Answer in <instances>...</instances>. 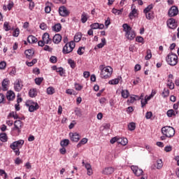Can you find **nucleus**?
<instances>
[{
  "instance_id": "nucleus-29",
  "label": "nucleus",
  "mask_w": 179,
  "mask_h": 179,
  "mask_svg": "<svg viewBox=\"0 0 179 179\" xmlns=\"http://www.w3.org/2000/svg\"><path fill=\"white\" fill-rule=\"evenodd\" d=\"M122 97L123 99H128L129 97V91L127 90H122L121 92Z\"/></svg>"
},
{
  "instance_id": "nucleus-19",
  "label": "nucleus",
  "mask_w": 179,
  "mask_h": 179,
  "mask_svg": "<svg viewBox=\"0 0 179 179\" xmlns=\"http://www.w3.org/2000/svg\"><path fill=\"white\" fill-rule=\"evenodd\" d=\"M131 12L129 13V16L130 17V19H134V17H136V15H138V10H136V8H135V6L132 5L131 6Z\"/></svg>"
},
{
  "instance_id": "nucleus-50",
  "label": "nucleus",
  "mask_w": 179,
  "mask_h": 179,
  "mask_svg": "<svg viewBox=\"0 0 179 179\" xmlns=\"http://www.w3.org/2000/svg\"><path fill=\"white\" fill-rule=\"evenodd\" d=\"M76 90H78V92L80 91L82 89H83V86H82L79 83H75L74 84Z\"/></svg>"
},
{
  "instance_id": "nucleus-13",
  "label": "nucleus",
  "mask_w": 179,
  "mask_h": 179,
  "mask_svg": "<svg viewBox=\"0 0 179 179\" xmlns=\"http://www.w3.org/2000/svg\"><path fill=\"white\" fill-rule=\"evenodd\" d=\"M131 169L133 173L137 177H140V176H142V174H143V171L142 169H139V167H138L136 166H131Z\"/></svg>"
},
{
  "instance_id": "nucleus-51",
  "label": "nucleus",
  "mask_w": 179,
  "mask_h": 179,
  "mask_svg": "<svg viewBox=\"0 0 179 179\" xmlns=\"http://www.w3.org/2000/svg\"><path fill=\"white\" fill-rule=\"evenodd\" d=\"M85 52V48L83 47H80L77 51V54H78V55H83Z\"/></svg>"
},
{
  "instance_id": "nucleus-12",
  "label": "nucleus",
  "mask_w": 179,
  "mask_h": 179,
  "mask_svg": "<svg viewBox=\"0 0 179 179\" xmlns=\"http://www.w3.org/2000/svg\"><path fill=\"white\" fill-rule=\"evenodd\" d=\"M14 89L15 92H20L23 89V82L22 80H17L14 83Z\"/></svg>"
},
{
  "instance_id": "nucleus-10",
  "label": "nucleus",
  "mask_w": 179,
  "mask_h": 179,
  "mask_svg": "<svg viewBox=\"0 0 179 179\" xmlns=\"http://www.w3.org/2000/svg\"><path fill=\"white\" fill-rule=\"evenodd\" d=\"M178 8H177V6H173L169 10L168 15L169 17H174V16H177V15H178Z\"/></svg>"
},
{
  "instance_id": "nucleus-37",
  "label": "nucleus",
  "mask_w": 179,
  "mask_h": 179,
  "mask_svg": "<svg viewBox=\"0 0 179 179\" xmlns=\"http://www.w3.org/2000/svg\"><path fill=\"white\" fill-rule=\"evenodd\" d=\"M68 63L72 69H75V68H76V63H75V61L72 59H69Z\"/></svg>"
},
{
  "instance_id": "nucleus-6",
  "label": "nucleus",
  "mask_w": 179,
  "mask_h": 179,
  "mask_svg": "<svg viewBox=\"0 0 179 179\" xmlns=\"http://www.w3.org/2000/svg\"><path fill=\"white\" fill-rule=\"evenodd\" d=\"M25 105L28 107L29 111L30 113H34V111H37L40 106L37 102H34L32 100H28L26 101Z\"/></svg>"
},
{
  "instance_id": "nucleus-15",
  "label": "nucleus",
  "mask_w": 179,
  "mask_h": 179,
  "mask_svg": "<svg viewBox=\"0 0 179 179\" xmlns=\"http://www.w3.org/2000/svg\"><path fill=\"white\" fill-rule=\"evenodd\" d=\"M42 40L45 43V44H51L52 43V39L50 38L49 33H45L42 36Z\"/></svg>"
},
{
  "instance_id": "nucleus-35",
  "label": "nucleus",
  "mask_w": 179,
  "mask_h": 179,
  "mask_svg": "<svg viewBox=\"0 0 179 179\" xmlns=\"http://www.w3.org/2000/svg\"><path fill=\"white\" fill-rule=\"evenodd\" d=\"M68 145H69V139H64L63 141H62L60 142V145L62 148H66V146H68Z\"/></svg>"
},
{
  "instance_id": "nucleus-45",
  "label": "nucleus",
  "mask_w": 179,
  "mask_h": 179,
  "mask_svg": "<svg viewBox=\"0 0 179 179\" xmlns=\"http://www.w3.org/2000/svg\"><path fill=\"white\" fill-rule=\"evenodd\" d=\"M47 93L48 94H54V93H55V89H54V87H49L47 89Z\"/></svg>"
},
{
  "instance_id": "nucleus-46",
  "label": "nucleus",
  "mask_w": 179,
  "mask_h": 179,
  "mask_svg": "<svg viewBox=\"0 0 179 179\" xmlns=\"http://www.w3.org/2000/svg\"><path fill=\"white\" fill-rule=\"evenodd\" d=\"M0 176L1 177H3V178H4V179H7L8 178V173H6L5 170L0 169Z\"/></svg>"
},
{
  "instance_id": "nucleus-56",
  "label": "nucleus",
  "mask_w": 179,
  "mask_h": 179,
  "mask_svg": "<svg viewBox=\"0 0 179 179\" xmlns=\"http://www.w3.org/2000/svg\"><path fill=\"white\" fill-rule=\"evenodd\" d=\"M90 27L92 30H96V29H99V23H94L90 25Z\"/></svg>"
},
{
  "instance_id": "nucleus-62",
  "label": "nucleus",
  "mask_w": 179,
  "mask_h": 179,
  "mask_svg": "<svg viewBox=\"0 0 179 179\" xmlns=\"http://www.w3.org/2000/svg\"><path fill=\"white\" fill-rule=\"evenodd\" d=\"M90 76V72L89 71H84L83 73V77L85 78V79H87V78H89Z\"/></svg>"
},
{
  "instance_id": "nucleus-11",
  "label": "nucleus",
  "mask_w": 179,
  "mask_h": 179,
  "mask_svg": "<svg viewBox=\"0 0 179 179\" xmlns=\"http://www.w3.org/2000/svg\"><path fill=\"white\" fill-rule=\"evenodd\" d=\"M59 13L60 16H63V17H66V16H69V10H68L66 7L64 6L59 8Z\"/></svg>"
},
{
  "instance_id": "nucleus-38",
  "label": "nucleus",
  "mask_w": 179,
  "mask_h": 179,
  "mask_svg": "<svg viewBox=\"0 0 179 179\" xmlns=\"http://www.w3.org/2000/svg\"><path fill=\"white\" fill-rule=\"evenodd\" d=\"M145 15L146 19L148 20H150L151 19H153V11L148 12V13H144Z\"/></svg>"
},
{
  "instance_id": "nucleus-63",
  "label": "nucleus",
  "mask_w": 179,
  "mask_h": 179,
  "mask_svg": "<svg viewBox=\"0 0 179 179\" xmlns=\"http://www.w3.org/2000/svg\"><path fill=\"white\" fill-rule=\"evenodd\" d=\"M34 2L33 1H30L29 2V8L30 9V10H33V9H34Z\"/></svg>"
},
{
  "instance_id": "nucleus-25",
  "label": "nucleus",
  "mask_w": 179,
  "mask_h": 179,
  "mask_svg": "<svg viewBox=\"0 0 179 179\" xmlns=\"http://www.w3.org/2000/svg\"><path fill=\"white\" fill-rule=\"evenodd\" d=\"M29 95L32 99L37 96V89L32 88L29 91Z\"/></svg>"
},
{
  "instance_id": "nucleus-7",
  "label": "nucleus",
  "mask_w": 179,
  "mask_h": 179,
  "mask_svg": "<svg viewBox=\"0 0 179 179\" xmlns=\"http://www.w3.org/2000/svg\"><path fill=\"white\" fill-rule=\"evenodd\" d=\"M76 44L75 41H71L69 43H66V45L63 48L62 52L63 54H69L73 51V48H75Z\"/></svg>"
},
{
  "instance_id": "nucleus-27",
  "label": "nucleus",
  "mask_w": 179,
  "mask_h": 179,
  "mask_svg": "<svg viewBox=\"0 0 179 179\" xmlns=\"http://www.w3.org/2000/svg\"><path fill=\"white\" fill-rule=\"evenodd\" d=\"M53 31H56L57 33H58V31H61V29H62V26L61 25L60 23H57L56 24H55L52 27Z\"/></svg>"
},
{
  "instance_id": "nucleus-8",
  "label": "nucleus",
  "mask_w": 179,
  "mask_h": 179,
  "mask_svg": "<svg viewBox=\"0 0 179 179\" xmlns=\"http://www.w3.org/2000/svg\"><path fill=\"white\" fill-rule=\"evenodd\" d=\"M23 145H24V141L19 140L10 144V147L13 150H14L15 149H20Z\"/></svg>"
},
{
  "instance_id": "nucleus-31",
  "label": "nucleus",
  "mask_w": 179,
  "mask_h": 179,
  "mask_svg": "<svg viewBox=\"0 0 179 179\" xmlns=\"http://www.w3.org/2000/svg\"><path fill=\"white\" fill-rule=\"evenodd\" d=\"M9 117H12L13 118H14V120H20V117H19V115L16 112H10L8 116V118H9Z\"/></svg>"
},
{
  "instance_id": "nucleus-24",
  "label": "nucleus",
  "mask_w": 179,
  "mask_h": 179,
  "mask_svg": "<svg viewBox=\"0 0 179 179\" xmlns=\"http://www.w3.org/2000/svg\"><path fill=\"white\" fill-rule=\"evenodd\" d=\"M117 143L122 145V146H125L128 144V139L127 138H118Z\"/></svg>"
},
{
  "instance_id": "nucleus-58",
  "label": "nucleus",
  "mask_w": 179,
  "mask_h": 179,
  "mask_svg": "<svg viewBox=\"0 0 179 179\" xmlns=\"http://www.w3.org/2000/svg\"><path fill=\"white\" fill-rule=\"evenodd\" d=\"M40 29H41V30H47V24L42 22L40 24Z\"/></svg>"
},
{
  "instance_id": "nucleus-34",
  "label": "nucleus",
  "mask_w": 179,
  "mask_h": 179,
  "mask_svg": "<svg viewBox=\"0 0 179 179\" xmlns=\"http://www.w3.org/2000/svg\"><path fill=\"white\" fill-rule=\"evenodd\" d=\"M162 96L164 97V99L169 97V96H170V90L164 88L163 92L162 93Z\"/></svg>"
},
{
  "instance_id": "nucleus-32",
  "label": "nucleus",
  "mask_w": 179,
  "mask_h": 179,
  "mask_svg": "<svg viewBox=\"0 0 179 179\" xmlns=\"http://www.w3.org/2000/svg\"><path fill=\"white\" fill-rule=\"evenodd\" d=\"M122 12H124V8H122L120 10H118L117 8L112 9V13H113L114 15H120L122 14Z\"/></svg>"
},
{
  "instance_id": "nucleus-54",
  "label": "nucleus",
  "mask_w": 179,
  "mask_h": 179,
  "mask_svg": "<svg viewBox=\"0 0 179 179\" xmlns=\"http://www.w3.org/2000/svg\"><path fill=\"white\" fill-rule=\"evenodd\" d=\"M152 116H153V113L151 111L147 112L145 114L146 120H150Z\"/></svg>"
},
{
  "instance_id": "nucleus-28",
  "label": "nucleus",
  "mask_w": 179,
  "mask_h": 179,
  "mask_svg": "<svg viewBox=\"0 0 179 179\" xmlns=\"http://www.w3.org/2000/svg\"><path fill=\"white\" fill-rule=\"evenodd\" d=\"M87 19H89V15L87 13L83 12L81 15V22L82 23H86L87 22Z\"/></svg>"
},
{
  "instance_id": "nucleus-5",
  "label": "nucleus",
  "mask_w": 179,
  "mask_h": 179,
  "mask_svg": "<svg viewBox=\"0 0 179 179\" xmlns=\"http://www.w3.org/2000/svg\"><path fill=\"white\" fill-rule=\"evenodd\" d=\"M166 61L171 66H176V64H178V57L177 55L170 52L166 57Z\"/></svg>"
},
{
  "instance_id": "nucleus-26",
  "label": "nucleus",
  "mask_w": 179,
  "mask_h": 179,
  "mask_svg": "<svg viewBox=\"0 0 179 179\" xmlns=\"http://www.w3.org/2000/svg\"><path fill=\"white\" fill-rule=\"evenodd\" d=\"M122 78L121 76H118L117 78H115L112 80H109V85H118L120 83V80H121Z\"/></svg>"
},
{
  "instance_id": "nucleus-3",
  "label": "nucleus",
  "mask_w": 179,
  "mask_h": 179,
  "mask_svg": "<svg viewBox=\"0 0 179 179\" xmlns=\"http://www.w3.org/2000/svg\"><path fill=\"white\" fill-rule=\"evenodd\" d=\"M123 31H125V36L128 40H134L135 37H136V34H135V31L132 30V27L128 25V24H124L122 25Z\"/></svg>"
},
{
  "instance_id": "nucleus-42",
  "label": "nucleus",
  "mask_w": 179,
  "mask_h": 179,
  "mask_svg": "<svg viewBox=\"0 0 179 179\" xmlns=\"http://www.w3.org/2000/svg\"><path fill=\"white\" fill-rule=\"evenodd\" d=\"M146 54L147 55L145 56V59L148 61L152 58V50L150 49L147 50Z\"/></svg>"
},
{
  "instance_id": "nucleus-33",
  "label": "nucleus",
  "mask_w": 179,
  "mask_h": 179,
  "mask_svg": "<svg viewBox=\"0 0 179 179\" xmlns=\"http://www.w3.org/2000/svg\"><path fill=\"white\" fill-rule=\"evenodd\" d=\"M87 138H83L78 144H77V148H81L83 145H86V143L87 142Z\"/></svg>"
},
{
  "instance_id": "nucleus-49",
  "label": "nucleus",
  "mask_w": 179,
  "mask_h": 179,
  "mask_svg": "<svg viewBox=\"0 0 179 179\" xmlns=\"http://www.w3.org/2000/svg\"><path fill=\"white\" fill-rule=\"evenodd\" d=\"M20 33V29L19 28H16L13 32V37H19V34Z\"/></svg>"
},
{
  "instance_id": "nucleus-36",
  "label": "nucleus",
  "mask_w": 179,
  "mask_h": 179,
  "mask_svg": "<svg viewBox=\"0 0 179 179\" xmlns=\"http://www.w3.org/2000/svg\"><path fill=\"white\" fill-rule=\"evenodd\" d=\"M155 6L153 4H150L149 6H148L144 10H143V13H147L149 12H152V9H153V7Z\"/></svg>"
},
{
  "instance_id": "nucleus-18",
  "label": "nucleus",
  "mask_w": 179,
  "mask_h": 179,
  "mask_svg": "<svg viewBox=\"0 0 179 179\" xmlns=\"http://www.w3.org/2000/svg\"><path fill=\"white\" fill-rule=\"evenodd\" d=\"M62 41V36L59 34H57L53 36L52 41L55 44H59Z\"/></svg>"
},
{
  "instance_id": "nucleus-21",
  "label": "nucleus",
  "mask_w": 179,
  "mask_h": 179,
  "mask_svg": "<svg viewBox=\"0 0 179 179\" xmlns=\"http://www.w3.org/2000/svg\"><path fill=\"white\" fill-rule=\"evenodd\" d=\"M142 96H139L138 95H134V96H130L129 99L127 100V103H135L136 100H141Z\"/></svg>"
},
{
  "instance_id": "nucleus-22",
  "label": "nucleus",
  "mask_w": 179,
  "mask_h": 179,
  "mask_svg": "<svg viewBox=\"0 0 179 179\" xmlns=\"http://www.w3.org/2000/svg\"><path fill=\"white\" fill-rule=\"evenodd\" d=\"M6 99H7V100L12 101V100H13L15 99V92H13V91L7 92Z\"/></svg>"
},
{
  "instance_id": "nucleus-52",
  "label": "nucleus",
  "mask_w": 179,
  "mask_h": 179,
  "mask_svg": "<svg viewBox=\"0 0 179 179\" xmlns=\"http://www.w3.org/2000/svg\"><path fill=\"white\" fill-rule=\"evenodd\" d=\"M0 104H5V95L0 93Z\"/></svg>"
},
{
  "instance_id": "nucleus-61",
  "label": "nucleus",
  "mask_w": 179,
  "mask_h": 179,
  "mask_svg": "<svg viewBox=\"0 0 179 179\" xmlns=\"http://www.w3.org/2000/svg\"><path fill=\"white\" fill-rule=\"evenodd\" d=\"M136 41H137V43H143V37H142V36H137L136 38Z\"/></svg>"
},
{
  "instance_id": "nucleus-55",
  "label": "nucleus",
  "mask_w": 179,
  "mask_h": 179,
  "mask_svg": "<svg viewBox=\"0 0 179 179\" xmlns=\"http://www.w3.org/2000/svg\"><path fill=\"white\" fill-rule=\"evenodd\" d=\"M167 86H169L171 90H173V89H174V83H173L170 80H168Z\"/></svg>"
},
{
  "instance_id": "nucleus-23",
  "label": "nucleus",
  "mask_w": 179,
  "mask_h": 179,
  "mask_svg": "<svg viewBox=\"0 0 179 179\" xmlns=\"http://www.w3.org/2000/svg\"><path fill=\"white\" fill-rule=\"evenodd\" d=\"M27 41L28 43H29V44H34V43H37L38 40L37 38H36V36L29 35L27 37Z\"/></svg>"
},
{
  "instance_id": "nucleus-30",
  "label": "nucleus",
  "mask_w": 179,
  "mask_h": 179,
  "mask_svg": "<svg viewBox=\"0 0 179 179\" xmlns=\"http://www.w3.org/2000/svg\"><path fill=\"white\" fill-rule=\"evenodd\" d=\"M0 141L1 142H8V135H6V133L0 134Z\"/></svg>"
},
{
  "instance_id": "nucleus-60",
  "label": "nucleus",
  "mask_w": 179,
  "mask_h": 179,
  "mask_svg": "<svg viewBox=\"0 0 179 179\" xmlns=\"http://www.w3.org/2000/svg\"><path fill=\"white\" fill-rule=\"evenodd\" d=\"M6 68V62H0V69H5Z\"/></svg>"
},
{
  "instance_id": "nucleus-1",
  "label": "nucleus",
  "mask_w": 179,
  "mask_h": 179,
  "mask_svg": "<svg viewBox=\"0 0 179 179\" xmlns=\"http://www.w3.org/2000/svg\"><path fill=\"white\" fill-rule=\"evenodd\" d=\"M101 70V78L102 79H108L113 75V68L111 66H104V65H101L99 66Z\"/></svg>"
},
{
  "instance_id": "nucleus-53",
  "label": "nucleus",
  "mask_w": 179,
  "mask_h": 179,
  "mask_svg": "<svg viewBox=\"0 0 179 179\" xmlns=\"http://www.w3.org/2000/svg\"><path fill=\"white\" fill-rule=\"evenodd\" d=\"M57 72L59 73L60 76H63L64 73H65L62 67H59L58 69H57Z\"/></svg>"
},
{
  "instance_id": "nucleus-20",
  "label": "nucleus",
  "mask_w": 179,
  "mask_h": 179,
  "mask_svg": "<svg viewBox=\"0 0 179 179\" xmlns=\"http://www.w3.org/2000/svg\"><path fill=\"white\" fill-rule=\"evenodd\" d=\"M24 54L28 59H31V58H33V55H34V50L31 49L27 50H25Z\"/></svg>"
},
{
  "instance_id": "nucleus-43",
  "label": "nucleus",
  "mask_w": 179,
  "mask_h": 179,
  "mask_svg": "<svg viewBox=\"0 0 179 179\" xmlns=\"http://www.w3.org/2000/svg\"><path fill=\"white\" fill-rule=\"evenodd\" d=\"M163 167V161L162 159L157 160V170H160Z\"/></svg>"
},
{
  "instance_id": "nucleus-40",
  "label": "nucleus",
  "mask_w": 179,
  "mask_h": 179,
  "mask_svg": "<svg viewBox=\"0 0 179 179\" xmlns=\"http://www.w3.org/2000/svg\"><path fill=\"white\" fill-rule=\"evenodd\" d=\"M35 83L36 85H37L38 86H40V85H41V83H43V81L44 80L43 78H35Z\"/></svg>"
},
{
  "instance_id": "nucleus-17",
  "label": "nucleus",
  "mask_w": 179,
  "mask_h": 179,
  "mask_svg": "<svg viewBox=\"0 0 179 179\" xmlns=\"http://www.w3.org/2000/svg\"><path fill=\"white\" fill-rule=\"evenodd\" d=\"M114 168L113 167H106L103 169L102 174H105V176H110L114 173Z\"/></svg>"
},
{
  "instance_id": "nucleus-59",
  "label": "nucleus",
  "mask_w": 179,
  "mask_h": 179,
  "mask_svg": "<svg viewBox=\"0 0 179 179\" xmlns=\"http://www.w3.org/2000/svg\"><path fill=\"white\" fill-rule=\"evenodd\" d=\"M50 61L52 62V64H57V57L52 56L50 59Z\"/></svg>"
},
{
  "instance_id": "nucleus-9",
  "label": "nucleus",
  "mask_w": 179,
  "mask_h": 179,
  "mask_svg": "<svg viewBox=\"0 0 179 179\" xmlns=\"http://www.w3.org/2000/svg\"><path fill=\"white\" fill-rule=\"evenodd\" d=\"M166 24L169 29H175L178 26L176 22V19L171 17L166 21Z\"/></svg>"
},
{
  "instance_id": "nucleus-64",
  "label": "nucleus",
  "mask_w": 179,
  "mask_h": 179,
  "mask_svg": "<svg viewBox=\"0 0 179 179\" xmlns=\"http://www.w3.org/2000/svg\"><path fill=\"white\" fill-rule=\"evenodd\" d=\"M15 164L19 165V164H22V163H23V161L18 157L15 159Z\"/></svg>"
},
{
  "instance_id": "nucleus-44",
  "label": "nucleus",
  "mask_w": 179,
  "mask_h": 179,
  "mask_svg": "<svg viewBox=\"0 0 179 179\" xmlns=\"http://www.w3.org/2000/svg\"><path fill=\"white\" fill-rule=\"evenodd\" d=\"M3 29L6 31H9V30H10L11 27H10V25H9V22H4Z\"/></svg>"
},
{
  "instance_id": "nucleus-16",
  "label": "nucleus",
  "mask_w": 179,
  "mask_h": 179,
  "mask_svg": "<svg viewBox=\"0 0 179 179\" xmlns=\"http://www.w3.org/2000/svg\"><path fill=\"white\" fill-rule=\"evenodd\" d=\"M10 83V81L9 80V78H5L2 83H1V86L3 92H6L8 89H9V85Z\"/></svg>"
},
{
  "instance_id": "nucleus-48",
  "label": "nucleus",
  "mask_w": 179,
  "mask_h": 179,
  "mask_svg": "<svg viewBox=\"0 0 179 179\" xmlns=\"http://www.w3.org/2000/svg\"><path fill=\"white\" fill-rule=\"evenodd\" d=\"M166 115L168 117H173V115H176V112L173 109H170L166 112Z\"/></svg>"
},
{
  "instance_id": "nucleus-41",
  "label": "nucleus",
  "mask_w": 179,
  "mask_h": 179,
  "mask_svg": "<svg viewBox=\"0 0 179 179\" xmlns=\"http://www.w3.org/2000/svg\"><path fill=\"white\" fill-rule=\"evenodd\" d=\"M128 128L129 131H135V128H136V124L135 122H131L128 125Z\"/></svg>"
},
{
  "instance_id": "nucleus-57",
  "label": "nucleus",
  "mask_w": 179,
  "mask_h": 179,
  "mask_svg": "<svg viewBox=\"0 0 179 179\" xmlns=\"http://www.w3.org/2000/svg\"><path fill=\"white\" fill-rule=\"evenodd\" d=\"M173 150V147L171 145H168L164 148V151L166 152H171Z\"/></svg>"
},
{
  "instance_id": "nucleus-14",
  "label": "nucleus",
  "mask_w": 179,
  "mask_h": 179,
  "mask_svg": "<svg viewBox=\"0 0 179 179\" xmlns=\"http://www.w3.org/2000/svg\"><path fill=\"white\" fill-rule=\"evenodd\" d=\"M70 139L72 142H79L80 139V135L79 134L75 133H70L69 134Z\"/></svg>"
},
{
  "instance_id": "nucleus-2",
  "label": "nucleus",
  "mask_w": 179,
  "mask_h": 179,
  "mask_svg": "<svg viewBox=\"0 0 179 179\" xmlns=\"http://www.w3.org/2000/svg\"><path fill=\"white\" fill-rule=\"evenodd\" d=\"M22 128H23V123L20 120H15L14 122V127L11 129V132L13 136H19L22 132Z\"/></svg>"
},
{
  "instance_id": "nucleus-39",
  "label": "nucleus",
  "mask_w": 179,
  "mask_h": 179,
  "mask_svg": "<svg viewBox=\"0 0 179 179\" xmlns=\"http://www.w3.org/2000/svg\"><path fill=\"white\" fill-rule=\"evenodd\" d=\"M106 44V38H101V43L97 45L98 48H103Z\"/></svg>"
},
{
  "instance_id": "nucleus-4",
  "label": "nucleus",
  "mask_w": 179,
  "mask_h": 179,
  "mask_svg": "<svg viewBox=\"0 0 179 179\" xmlns=\"http://www.w3.org/2000/svg\"><path fill=\"white\" fill-rule=\"evenodd\" d=\"M162 135H164L166 138H173L176 135V130L174 128L170 126L163 127L161 129Z\"/></svg>"
},
{
  "instance_id": "nucleus-47",
  "label": "nucleus",
  "mask_w": 179,
  "mask_h": 179,
  "mask_svg": "<svg viewBox=\"0 0 179 179\" xmlns=\"http://www.w3.org/2000/svg\"><path fill=\"white\" fill-rule=\"evenodd\" d=\"M81 39H82V35H80V34L75 35V36H74V42L75 43H79Z\"/></svg>"
}]
</instances>
